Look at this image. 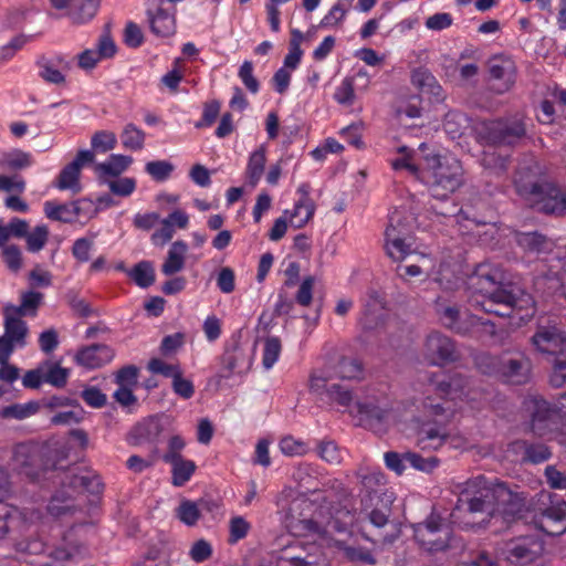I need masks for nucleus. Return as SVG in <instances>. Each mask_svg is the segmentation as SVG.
Returning <instances> with one entry per match:
<instances>
[{
	"label": "nucleus",
	"mask_w": 566,
	"mask_h": 566,
	"mask_svg": "<svg viewBox=\"0 0 566 566\" xmlns=\"http://www.w3.org/2000/svg\"><path fill=\"white\" fill-rule=\"evenodd\" d=\"M476 395L470 388L469 380L460 374H432L417 407L420 413L417 446L421 450L440 449L450 437L447 424L454 413L452 401H473Z\"/></svg>",
	"instance_id": "1"
},
{
	"label": "nucleus",
	"mask_w": 566,
	"mask_h": 566,
	"mask_svg": "<svg viewBox=\"0 0 566 566\" xmlns=\"http://www.w3.org/2000/svg\"><path fill=\"white\" fill-rule=\"evenodd\" d=\"M452 493L457 503L451 516L457 522L461 514L482 515L480 522H461L464 528L480 525L485 517L502 516L505 521L518 514L525 504L523 493L512 491L497 479H488L480 474L453 485Z\"/></svg>",
	"instance_id": "2"
},
{
	"label": "nucleus",
	"mask_w": 566,
	"mask_h": 566,
	"mask_svg": "<svg viewBox=\"0 0 566 566\" xmlns=\"http://www.w3.org/2000/svg\"><path fill=\"white\" fill-rule=\"evenodd\" d=\"M360 483V506L357 522L361 535L374 544H390L401 533L400 524L391 520L394 492L386 488V476L379 470L360 468L357 471Z\"/></svg>",
	"instance_id": "3"
},
{
	"label": "nucleus",
	"mask_w": 566,
	"mask_h": 566,
	"mask_svg": "<svg viewBox=\"0 0 566 566\" xmlns=\"http://www.w3.org/2000/svg\"><path fill=\"white\" fill-rule=\"evenodd\" d=\"M469 285L482 297L473 306L481 307L485 313L501 317H510L514 312H525L521 318L534 314L533 297L512 284L506 283L504 270L489 262L476 265L469 279Z\"/></svg>",
	"instance_id": "4"
},
{
	"label": "nucleus",
	"mask_w": 566,
	"mask_h": 566,
	"mask_svg": "<svg viewBox=\"0 0 566 566\" xmlns=\"http://www.w3.org/2000/svg\"><path fill=\"white\" fill-rule=\"evenodd\" d=\"M516 192L546 214L566 213V195L534 158L520 163L514 176Z\"/></svg>",
	"instance_id": "5"
},
{
	"label": "nucleus",
	"mask_w": 566,
	"mask_h": 566,
	"mask_svg": "<svg viewBox=\"0 0 566 566\" xmlns=\"http://www.w3.org/2000/svg\"><path fill=\"white\" fill-rule=\"evenodd\" d=\"M461 161L452 155L428 154L421 168L419 180L429 189L433 198L446 200L464 181Z\"/></svg>",
	"instance_id": "6"
},
{
	"label": "nucleus",
	"mask_w": 566,
	"mask_h": 566,
	"mask_svg": "<svg viewBox=\"0 0 566 566\" xmlns=\"http://www.w3.org/2000/svg\"><path fill=\"white\" fill-rule=\"evenodd\" d=\"M475 365L482 374L512 385L526 384L532 370L531 359L520 350H507L500 355L483 353L476 356Z\"/></svg>",
	"instance_id": "7"
},
{
	"label": "nucleus",
	"mask_w": 566,
	"mask_h": 566,
	"mask_svg": "<svg viewBox=\"0 0 566 566\" xmlns=\"http://www.w3.org/2000/svg\"><path fill=\"white\" fill-rule=\"evenodd\" d=\"M103 490V483L99 475L85 472L74 473L72 471L64 473L61 482V489L51 497L48 511L53 516H61L73 513L76 510L75 495L81 492L98 494Z\"/></svg>",
	"instance_id": "8"
},
{
	"label": "nucleus",
	"mask_w": 566,
	"mask_h": 566,
	"mask_svg": "<svg viewBox=\"0 0 566 566\" xmlns=\"http://www.w3.org/2000/svg\"><path fill=\"white\" fill-rule=\"evenodd\" d=\"M525 429L535 437L545 438L558 430L560 413L556 405L539 395H528L523 400Z\"/></svg>",
	"instance_id": "9"
},
{
	"label": "nucleus",
	"mask_w": 566,
	"mask_h": 566,
	"mask_svg": "<svg viewBox=\"0 0 566 566\" xmlns=\"http://www.w3.org/2000/svg\"><path fill=\"white\" fill-rule=\"evenodd\" d=\"M415 541L429 553L460 547L451 526L443 518L431 513L423 522L412 525Z\"/></svg>",
	"instance_id": "10"
},
{
	"label": "nucleus",
	"mask_w": 566,
	"mask_h": 566,
	"mask_svg": "<svg viewBox=\"0 0 566 566\" xmlns=\"http://www.w3.org/2000/svg\"><path fill=\"white\" fill-rule=\"evenodd\" d=\"M479 134L489 145L514 146L526 136V125L517 117L483 122Z\"/></svg>",
	"instance_id": "11"
},
{
	"label": "nucleus",
	"mask_w": 566,
	"mask_h": 566,
	"mask_svg": "<svg viewBox=\"0 0 566 566\" xmlns=\"http://www.w3.org/2000/svg\"><path fill=\"white\" fill-rule=\"evenodd\" d=\"M310 389L329 402L349 407L354 401V392L347 385L333 380L331 369H317L312 373Z\"/></svg>",
	"instance_id": "12"
},
{
	"label": "nucleus",
	"mask_w": 566,
	"mask_h": 566,
	"mask_svg": "<svg viewBox=\"0 0 566 566\" xmlns=\"http://www.w3.org/2000/svg\"><path fill=\"white\" fill-rule=\"evenodd\" d=\"M436 312L441 324L460 335H468L478 326L479 317L468 310H462L458 304L439 297L436 302Z\"/></svg>",
	"instance_id": "13"
},
{
	"label": "nucleus",
	"mask_w": 566,
	"mask_h": 566,
	"mask_svg": "<svg viewBox=\"0 0 566 566\" xmlns=\"http://www.w3.org/2000/svg\"><path fill=\"white\" fill-rule=\"evenodd\" d=\"M423 356L432 366L442 367L458 359L454 342L440 332H433L426 338Z\"/></svg>",
	"instance_id": "14"
},
{
	"label": "nucleus",
	"mask_w": 566,
	"mask_h": 566,
	"mask_svg": "<svg viewBox=\"0 0 566 566\" xmlns=\"http://www.w3.org/2000/svg\"><path fill=\"white\" fill-rule=\"evenodd\" d=\"M489 86L496 94L509 92L516 76L515 63L504 55H494L488 61Z\"/></svg>",
	"instance_id": "15"
},
{
	"label": "nucleus",
	"mask_w": 566,
	"mask_h": 566,
	"mask_svg": "<svg viewBox=\"0 0 566 566\" xmlns=\"http://www.w3.org/2000/svg\"><path fill=\"white\" fill-rule=\"evenodd\" d=\"M13 470L31 480H36L43 471L41 446L36 443H20L13 449Z\"/></svg>",
	"instance_id": "16"
},
{
	"label": "nucleus",
	"mask_w": 566,
	"mask_h": 566,
	"mask_svg": "<svg viewBox=\"0 0 566 566\" xmlns=\"http://www.w3.org/2000/svg\"><path fill=\"white\" fill-rule=\"evenodd\" d=\"M94 158L95 156L92 150H80L75 159L60 171L54 181V186L60 190H71L73 193L81 192V169L84 165L93 163Z\"/></svg>",
	"instance_id": "17"
},
{
	"label": "nucleus",
	"mask_w": 566,
	"mask_h": 566,
	"mask_svg": "<svg viewBox=\"0 0 566 566\" xmlns=\"http://www.w3.org/2000/svg\"><path fill=\"white\" fill-rule=\"evenodd\" d=\"M146 15L150 31L159 38H168L176 32L175 13L165 8L164 0H148Z\"/></svg>",
	"instance_id": "18"
},
{
	"label": "nucleus",
	"mask_w": 566,
	"mask_h": 566,
	"mask_svg": "<svg viewBox=\"0 0 566 566\" xmlns=\"http://www.w3.org/2000/svg\"><path fill=\"white\" fill-rule=\"evenodd\" d=\"M357 522V517L345 509L337 510L335 515H333L324 525L314 520H304L302 521L303 530L308 534H317L319 536H326L332 533H346L349 527Z\"/></svg>",
	"instance_id": "19"
},
{
	"label": "nucleus",
	"mask_w": 566,
	"mask_h": 566,
	"mask_svg": "<svg viewBox=\"0 0 566 566\" xmlns=\"http://www.w3.org/2000/svg\"><path fill=\"white\" fill-rule=\"evenodd\" d=\"M385 302L375 290H369L361 301V312L358 318L360 327L365 331H376L385 323Z\"/></svg>",
	"instance_id": "20"
},
{
	"label": "nucleus",
	"mask_w": 566,
	"mask_h": 566,
	"mask_svg": "<svg viewBox=\"0 0 566 566\" xmlns=\"http://www.w3.org/2000/svg\"><path fill=\"white\" fill-rule=\"evenodd\" d=\"M552 496L549 493L551 505L539 514L535 523L543 533L549 536H559L566 532V501L560 500L553 503Z\"/></svg>",
	"instance_id": "21"
},
{
	"label": "nucleus",
	"mask_w": 566,
	"mask_h": 566,
	"mask_svg": "<svg viewBox=\"0 0 566 566\" xmlns=\"http://www.w3.org/2000/svg\"><path fill=\"white\" fill-rule=\"evenodd\" d=\"M531 340L542 354L556 355L566 349L565 333L557 325H538Z\"/></svg>",
	"instance_id": "22"
},
{
	"label": "nucleus",
	"mask_w": 566,
	"mask_h": 566,
	"mask_svg": "<svg viewBox=\"0 0 566 566\" xmlns=\"http://www.w3.org/2000/svg\"><path fill=\"white\" fill-rule=\"evenodd\" d=\"M163 424L156 417H149L138 422L128 434V443L134 447L151 446L153 452L156 453L157 443L163 433Z\"/></svg>",
	"instance_id": "23"
},
{
	"label": "nucleus",
	"mask_w": 566,
	"mask_h": 566,
	"mask_svg": "<svg viewBox=\"0 0 566 566\" xmlns=\"http://www.w3.org/2000/svg\"><path fill=\"white\" fill-rule=\"evenodd\" d=\"M114 358V350L104 344H93L78 349L74 359L86 369H96L108 364Z\"/></svg>",
	"instance_id": "24"
},
{
	"label": "nucleus",
	"mask_w": 566,
	"mask_h": 566,
	"mask_svg": "<svg viewBox=\"0 0 566 566\" xmlns=\"http://www.w3.org/2000/svg\"><path fill=\"white\" fill-rule=\"evenodd\" d=\"M39 75L46 83L60 85L65 83L64 72L71 69L70 62L62 55L41 57L36 62Z\"/></svg>",
	"instance_id": "25"
},
{
	"label": "nucleus",
	"mask_w": 566,
	"mask_h": 566,
	"mask_svg": "<svg viewBox=\"0 0 566 566\" xmlns=\"http://www.w3.org/2000/svg\"><path fill=\"white\" fill-rule=\"evenodd\" d=\"M221 363L222 369L227 371L223 377L228 378L233 373L242 374L248 371L252 365V356L235 343L231 347L226 348Z\"/></svg>",
	"instance_id": "26"
},
{
	"label": "nucleus",
	"mask_w": 566,
	"mask_h": 566,
	"mask_svg": "<svg viewBox=\"0 0 566 566\" xmlns=\"http://www.w3.org/2000/svg\"><path fill=\"white\" fill-rule=\"evenodd\" d=\"M322 369H331L333 380H360L364 378L363 364L350 357H342L336 364L325 365Z\"/></svg>",
	"instance_id": "27"
},
{
	"label": "nucleus",
	"mask_w": 566,
	"mask_h": 566,
	"mask_svg": "<svg viewBox=\"0 0 566 566\" xmlns=\"http://www.w3.org/2000/svg\"><path fill=\"white\" fill-rule=\"evenodd\" d=\"M539 544L531 538L524 537L513 542L507 549V559L515 564H527L538 555Z\"/></svg>",
	"instance_id": "28"
},
{
	"label": "nucleus",
	"mask_w": 566,
	"mask_h": 566,
	"mask_svg": "<svg viewBox=\"0 0 566 566\" xmlns=\"http://www.w3.org/2000/svg\"><path fill=\"white\" fill-rule=\"evenodd\" d=\"M392 231L391 229L385 231V249L392 261L400 262L413 251L415 240H405Z\"/></svg>",
	"instance_id": "29"
},
{
	"label": "nucleus",
	"mask_w": 566,
	"mask_h": 566,
	"mask_svg": "<svg viewBox=\"0 0 566 566\" xmlns=\"http://www.w3.org/2000/svg\"><path fill=\"white\" fill-rule=\"evenodd\" d=\"M188 245L185 241H175L167 253V258L161 265V272L167 275H174L185 268Z\"/></svg>",
	"instance_id": "30"
},
{
	"label": "nucleus",
	"mask_w": 566,
	"mask_h": 566,
	"mask_svg": "<svg viewBox=\"0 0 566 566\" xmlns=\"http://www.w3.org/2000/svg\"><path fill=\"white\" fill-rule=\"evenodd\" d=\"M163 460L172 467V484L175 486L185 485L196 470L195 462L185 460L181 455H164Z\"/></svg>",
	"instance_id": "31"
},
{
	"label": "nucleus",
	"mask_w": 566,
	"mask_h": 566,
	"mask_svg": "<svg viewBox=\"0 0 566 566\" xmlns=\"http://www.w3.org/2000/svg\"><path fill=\"white\" fill-rule=\"evenodd\" d=\"M511 447L514 451L523 450V461L533 464L543 463L552 457V451L544 443H531L525 440H516Z\"/></svg>",
	"instance_id": "32"
},
{
	"label": "nucleus",
	"mask_w": 566,
	"mask_h": 566,
	"mask_svg": "<svg viewBox=\"0 0 566 566\" xmlns=\"http://www.w3.org/2000/svg\"><path fill=\"white\" fill-rule=\"evenodd\" d=\"M3 317L4 336L17 345L24 346L28 326L27 323L22 321V316L13 314L8 308L3 307Z\"/></svg>",
	"instance_id": "33"
},
{
	"label": "nucleus",
	"mask_w": 566,
	"mask_h": 566,
	"mask_svg": "<svg viewBox=\"0 0 566 566\" xmlns=\"http://www.w3.org/2000/svg\"><path fill=\"white\" fill-rule=\"evenodd\" d=\"M102 0H70L66 9L67 15L77 24L85 23L93 19L101 6Z\"/></svg>",
	"instance_id": "34"
},
{
	"label": "nucleus",
	"mask_w": 566,
	"mask_h": 566,
	"mask_svg": "<svg viewBox=\"0 0 566 566\" xmlns=\"http://www.w3.org/2000/svg\"><path fill=\"white\" fill-rule=\"evenodd\" d=\"M20 305L7 304L3 307L8 308L11 313L20 316L34 317L43 301V294L35 291H27L21 293Z\"/></svg>",
	"instance_id": "35"
},
{
	"label": "nucleus",
	"mask_w": 566,
	"mask_h": 566,
	"mask_svg": "<svg viewBox=\"0 0 566 566\" xmlns=\"http://www.w3.org/2000/svg\"><path fill=\"white\" fill-rule=\"evenodd\" d=\"M311 187L308 184L300 185L297 191L302 195L301 199L295 203L294 212L291 216L292 221L296 219L304 212V217L298 219L294 224L295 228H302L304 224L308 222V220L314 216L315 205L313 200L310 198Z\"/></svg>",
	"instance_id": "36"
},
{
	"label": "nucleus",
	"mask_w": 566,
	"mask_h": 566,
	"mask_svg": "<svg viewBox=\"0 0 566 566\" xmlns=\"http://www.w3.org/2000/svg\"><path fill=\"white\" fill-rule=\"evenodd\" d=\"M43 471L57 470L62 468L61 463L67 459L69 450L65 444L60 442L46 443L41 446Z\"/></svg>",
	"instance_id": "37"
},
{
	"label": "nucleus",
	"mask_w": 566,
	"mask_h": 566,
	"mask_svg": "<svg viewBox=\"0 0 566 566\" xmlns=\"http://www.w3.org/2000/svg\"><path fill=\"white\" fill-rule=\"evenodd\" d=\"M412 84L418 87L422 93L430 94L437 99L442 96V87L438 83L437 78L430 71L423 67H419L412 72L411 75Z\"/></svg>",
	"instance_id": "38"
},
{
	"label": "nucleus",
	"mask_w": 566,
	"mask_h": 566,
	"mask_svg": "<svg viewBox=\"0 0 566 566\" xmlns=\"http://www.w3.org/2000/svg\"><path fill=\"white\" fill-rule=\"evenodd\" d=\"M413 219L407 216L403 211L396 209L389 216V223L386 229L394 230L392 232L405 240H415L412 234Z\"/></svg>",
	"instance_id": "39"
},
{
	"label": "nucleus",
	"mask_w": 566,
	"mask_h": 566,
	"mask_svg": "<svg viewBox=\"0 0 566 566\" xmlns=\"http://www.w3.org/2000/svg\"><path fill=\"white\" fill-rule=\"evenodd\" d=\"M266 157H265V150L263 147H260L259 149L254 150L248 161L245 175L248 179V184L254 188L258 182L260 181L264 168H265Z\"/></svg>",
	"instance_id": "40"
},
{
	"label": "nucleus",
	"mask_w": 566,
	"mask_h": 566,
	"mask_svg": "<svg viewBox=\"0 0 566 566\" xmlns=\"http://www.w3.org/2000/svg\"><path fill=\"white\" fill-rule=\"evenodd\" d=\"M32 164V155L21 149L4 153L0 159V167L8 170H21L30 167Z\"/></svg>",
	"instance_id": "41"
},
{
	"label": "nucleus",
	"mask_w": 566,
	"mask_h": 566,
	"mask_svg": "<svg viewBox=\"0 0 566 566\" xmlns=\"http://www.w3.org/2000/svg\"><path fill=\"white\" fill-rule=\"evenodd\" d=\"M132 163L133 158L130 156L113 154L107 161L98 164L96 170L102 175L117 177L125 171Z\"/></svg>",
	"instance_id": "42"
},
{
	"label": "nucleus",
	"mask_w": 566,
	"mask_h": 566,
	"mask_svg": "<svg viewBox=\"0 0 566 566\" xmlns=\"http://www.w3.org/2000/svg\"><path fill=\"white\" fill-rule=\"evenodd\" d=\"M128 276L142 289H146L155 282V271L148 261L138 262L132 270L127 271Z\"/></svg>",
	"instance_id": "43"
},
{
	"label": "nucleus",
	"mask_w": 566,
	"mask_h": 566,
	"mask_svg": "<svg viewBox=\"0 0 566 566\" xmlns=\"http://www.w3.org/2000/svg\"><path fill=\"white\" fill-rule=\"evenodd\" d=\"M42 368L44 382L56 388H62L66 385L70 375L67 368H63L59 363L52 361H46Z\"/></svg>",
	"instance_id": "44"
},
{
	"label": "nucleus",
	"mask_w": 566,
	"mask_h": 566,
	"mask_svg": "<svg viewBox=\"0 0 566 566\" xmlns=\"http://www.w3.org/2000/svg\"><path fill=\"white\" fill-rule=\"evenodd\" d=\"M517 244L527 252L539 253L548 248L549 242L537 232H523L516 235Z\"/></svg>",
	"instance_id": "45"
},
{
	"label": "nucleus",
	"mask_w": 566,
	"mask_h": 566,
	"mask_svg": "<svg viewBox=\"0 0 566 566\" xmlns=\"http://www.w3.org/2000/svg\"><path fill=\"white\" fill-rule=\"evenodd\" d=\"M71 205V212L73 222L75 221H88L94 218L98 212V207L87 198L77 199Z\"/></svg>",
	"instance_id": "46"
},
{
	"label": "nucleus",
	"mask_w": 566,
	"mask_h": 566,
	"mask_svg": "<svg viewBox=\"0 0 566 566\" xmlns=\"http://www.w3.org/2000/svg\"><path fill=\"white\" fill-rule=\"evenodd\" d=\"M122 144L130 150H140L145 144V133L134 124H127L120 135Z\"/></svg>",
	"instance_id": "47"
},
{
	"label": "nucleus",
	"mask_w": 566,
	"mask_h": 566,
	"mask_svg": "<svg viewBox=\"0 0 566 566\" xmlns=\"http://www.w3.org/2000/svg\"><path fill=\"white\" fill-rule=\"evenodd\" d=\"M49 228L45 224H40L29 231L25 235L27 249L31 253L41 251L49 240Z\"/></svg>",
	"instance_id": "48"
},
{
	"label": "nucleus",
	"mask_w": 566,
	"mask_h": 566,
	"mask_svg": "<svg viewBox=\"0 0 566 566\" xmlns=\"http://www.w3.org/2000/svg\"><path fill=\"white\" fill-rule=\"evenodd\" d=\"M176 515L187 526L196 525L201 516L198 502L182 501L176 510Z\"/></svg>",
	"instance_id": "49"
},
{
	"label": "nucleus",
	"mask_w": 566,
	"mask_h": 566,
	"mask_svg": "<svg viewBox=\"0 0 566 566\" xmlns=\"http://www.w3.org/2000/svg\"><path fill=\"white\" fill-rule=\"evenodd\" d=\"M282 350L281 340L279 337L270 336L264 340L262 365L264 369H271L277 361Z\"/></svg>",
	"instance_id": "50"
},
{
	"label": "nucleus",
	"mask_w": 566,
	"mask_h": 566,
	"mask_svg": "<svg viewBox=\"0 0 566 566\" xmlns=\"http://www.w3.org/2000/svg\"><path fill=\"white\" fill-rule=\"evenodd\" d=\"M39 410V405L34 401H30L28 403H15L11 406L4 407L0 415L2 418L9 419H25L34 413H36Z\"/></svg>",
	"instance_id": "51"
},
{
	"label": "nucleus",
	"mask_w": 566,
	"mask_h": 566,
	"mask_svg": "<svg viewBox=\"0 0 566 566\" xmlns=\"http://www.w3.org/2000/svg\"><path fill=\"white\" fill-rule=\"evenodd\" d=\"M355 86L353 77H345L336 87L334 99L344 106H352L355 102Z\"/></svg>",
	"instance_id": "52"
},
{
	"label": "nucleus",
	"mask_w": 566,
	"mask_h": 566,
	"mask_svg": "<svg viewBox=\"0 0 566 566\" xmlns=\"http://www.w3.org/2000/svg\"><path fill=\"white\" fill-rule=\"evenodd\" d=\"M468 126V118L464 114L459 112H449L443 120L444 130L455 138L462 134V129Z\"/></svg>",
	"instance_id": "53"
},
{
	"label": "nucleus",
	"mask_w": 566,
	"mask_h": 566,
	"mask_svg": "<svg viewBox=\"0 0 566 566\" xmlns=\"http://www.w3.org/2000/svg\"><path fill=\"white\" fill-rule=\"evenodd\" d=\"M44 212L49 219L61 221L64 223L73 222L70 203L57 205L52 201H46L44 203Z\"/></svg>",
	"instance_id": "54"
},
{
	"label": "nucleus",
	"mask_w": 566,
	"mask_h": 566,
	"mask_svg": "<svg viewBox=\"0 0 566 566\" xmlns=\"http://www.w3.org/2000/svg\"><path fill=\"white\" fill-rule=\"evenodd\" d=\"M117 139L114 133L108 130L96 132L91 139L94 151L106 153L115 148Z\"/></svg>",
	"instance_id": "55"
},
{
	"label": "nucleus",
	"mask_w": 566,
	"mask_h": 566,
	"mask_svg": "<svg viewBox=\"0 0 566 566\" xmlns=\"http://www.w3.org/2000/svg\"><path fill=\"white\" fill-rule=\"evenodd\" d=\"M405 459L409 467L422 472H431L439 464L436 457L422 458L415 452H405Z\"/></svg>",
	"instance_id": "56"
},
{
	"label": "nucleus",
	"mask_w": 566,
	"mask_h": 566,
	"mask_svg": "<svg viewBox=\"0 0 566 566\" xmlns=\"http://www.w3.org/2000/svg\"><path fill=\"white\" fill-rule=\"evenodd\" d=\"M145 170L156 181H165L174 171V165L167 160H155L147 163Z\"/></svg>",
	"instance_id": "57"
},
{
	"label": "nucleus",
	"mask_w": 566,
	"mask_h": 566,
	"mask_svg": "<svg viewBox=\"0 0 566 566\" xmlns=\"http://www.w3.org/2000/svg\"><path fill=\"white\" fill-rule=\"evenodd\" d=\"M148 370L153 374L171 378L172 380L182 373L179 365L168 364L160 358L150 359L148 363Z\"/></svg>",
	"instance_id": "58"
},
{
	"label": "nucleus",
	"mask_w": 566,
	"mask_h": 566,
	"mask_svg": "<svg viewBox=\"0 0 566 566\" xmlns=\"http://www.w3.org/2000/svg\"><path fill=\"white\" fill-rule=\"evenodd\" d=\"M280 560L285 566H313L317 563V558L313 554L294 555V548L283 551Z\"/></svg>",
	"instance_id": "59"
},
{
	"label": "nucleus",
	"mask_w": 566,
	"mask_h": 566,
	"mask_svg": "<svg viewBox=\"0 0 566 566\" xmlns=\"http://www.w3.org/2000/svg\"><path fill=\"white\" fill-rule=\"evenodd\" d=\"M2 259L7 268L17 273L22 268V252L15 244L6 245L2 249Z\"/></svg>",
	"instance_id": "60"
},
{
	"label": "nucleus",
	"mask_w": 566,
	"mask_h": 566,
	"mask_svg": "<svg viewBox=\"0 0 566 566\" xmlns=\"http://www.w3.org/2000/svg\"><path fill=\"white\" fill-rule=\"evenodd\" d=\"M250 528V523L242 516L232 517L229 522V542L233 544L244 538Z\"/></svg>",
	"instance_id": "61"
},
{
	"label": "nucleus",
	"mask_w": 566,
	"mask_h": 566,
	"mask_svg": "<svg viewBox=\"0 0 566 566\" xmlns=\"http://www.w3.org/2000/svg\"><path fill=\"white\" fill-rule=\"evenodd\" d=\"M482 165L493 174L500 176L507 170V157H502L496 153H484Z\"/></svg>",
	"instance_id": "62"
},
{
	"label": "nucleus",
	"mask_w": 566,
	"mask_h": 566,
	"mask_svg": "<svg viewBox=\"0 0 566 566\" xmlns=\"http://www.w3.org/2000/svg\"><path fill=\"white\" fill-rule=\"evenodd\" d=\"M94 247L93 238H78L72 247V255L81 263H85L91 258V251Z\"/></svg>",
	"instance_id": "63"
},
{
	"label": "nucleus",
	"mask_w": 566,
	"mask_h": 566,
	"mask_svg": "<svg viewBox=\"0 0 566 566\" xmlns=\"http://www.w3.org/2000/svg\"><path fill=\"white\" fill-rule=\"evenodd\" d=\"M318 455L331 464H339L343 460L342 451L334 441H322L318 444Z\"/></svg>",
	"instance_id": "64"
}]
</instances>
